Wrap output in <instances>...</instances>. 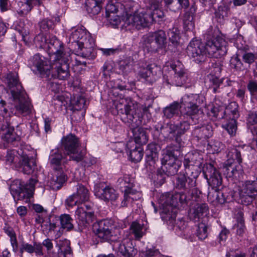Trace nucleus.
<instances>
[{
    "instance_id": "1",
    "label": "nucleus",
    "mask_w": 257,
    "mask_h": 257,
    "mask_svg": "<svg viewBox=\"0 0 257 257\" xmlns=\"http://www.w3.org/2000/svg\"><path fill=\"white\" fill-rule=\"evenodd\" d=\"M71 57L66 54L62 58H53V63L39 54L35 55L29 61V65L34 67L43 77L49 79L58 78L67 80L70 77L69 64Z\"/></svg>"
},
{
    "instance_id": "2",
    "label": "nucleus",
    "mask_w": 257,
    "mask_h": 257,
    "mask_svg": "<svg viewBox=\"0 0 257 257\" xmlns=\"http://www.w3.org/2000/svg\"><path fill=\"white\" fill-rule=\"evenodd\" d=\"M115 108L118 113L123 115V121L132 130L136 144L146 145L148 137L144 128L140 127L142 118L137 114V103L130 98H122L116 102Z\"/></svg>"
},
{
    "instance_id": "3",
    "label": "nucleus",
    "mask_w": 257,
    "mask_h": 257,
    "mask_svg": "<svg viewBox=\"0 0 257 257\" xmlns=\"http://www.w3.org/2000/svg\"><path fill=\"white\" fill-rule=\"evenodd\" d=\"M227 42L222 37L218 36L207 41L204 45L201 41L193 39L187 48V52L194 61L199 63L205 61L207 55L215 58L226 55Z\"/></svg>"
},
{
    "instance_id": "4",
    "label": "nucleus",
    "mask_w": 257,
    "mask_h": 257,
    "mask_svg": "<svg viewBox=\"0 0 257 257\" xmlns=\"http://www.w3.org/2000/svg\"><path fill=\"white\" fill-rule=\"evenodd\" d=\"M146 9H142L135 11L133 14H127L124 21L123 26L128 29L136 28L141 30L149 27L154 21L155 15L159 18H163L164 13L157 8L154 9L149 6V3L145 2Z\"/></svg>"
},
{
    "instance_id": "5",
    "label": "nucleus",
    "mask_w": 257,
    "mask_h": 257,
    "mask_svg": "<svg viewBox=\"0 0 257 257\" xmlns=\"http://www.w3.org/2000/svg\"><path fill=\"white\" fill-rule=\"evenodd\" d=\"M7 86L10 90L17 111L28 114L30 112V104L16 73H10L6 77Z\"/></svg>"
},
{
    "instance_id": "6",
    "label": "nucleus",
    "mask_w": 257,
    "mask_h": 257,
    "mask_svg": "<svg viewBox=\"0 0 257 257\" xmlns=\"http://www.w3.org/2000/svg\"><path fill=\"white\" fill-rule=\"evenodd\" d=\"M69 44L70 48L74 51L79 52V51H82V56L87 58L89 56L87 54H84V50L92 48L94 41L89 33H87L82 29H79L72 32L69 37Z\"/></svg>"
},
{
    "instance_id": "7",
    "label": "nucleus",
    "mask_w": 257,
    "mask_h": 257,
    "mask_svg": "<svg viewBox=\"0 0 257 257\" xmlns=\"http://www.w3.org/2000/svg\"><path fill=\"white\" fill-rule=\"evenodd\" d=\"M198 97L196 94H186L182 98L181 101L182 108L181 115L189 118L194 123H199L203 114L202 111L195 103Z\"/></svg>"
},
{
    "instance_id": "8",
    "label": "nucleus",
    "mask_w": 257,
    "mask_h": 257,
    "mask_svg": "<svg viewBox=\"0 0 257 257\" xmlns=\"http://www.w3.org/2000/svg\"><path fill=\"white\" fill-rule=\"evenodd\" d=\"M93 230L96 235L103 241H117L119 238L120 230L115 228L111 221L103 220L93 225Z\"/></svg>"
},
{
    "instance_id": "9",
    "label": "nucleus",
    "mask_w": 257,
    "mask_h": 257,
    "mask_svg": "<svg viewBox=\"0 0 257 257\" xmlns=\"http://www.w3.org/2000/svg\"><path fill=\"white\" fill-rule=\"evenodd\" d=\"M166 41L165 32L163 30H159L143 37V48L148 52L156 53L165 47Z\"/></svg>"
},
{
    "instance_id": "10",
    "label": "nucleus",
    "mask_w": 257,
    "mask_h": 257,
    "mask_svg": "<svg viewBox=\"0 0 257 257\" xmlns=\"http://www.w3.org/2000/svg\"><path fill=\"white\" fill-rule=\"evenodd\" d=\"M117 182L120 187L124 189V199L121 203L122 206H127L128 203L142 197L141 193L134 188V180L128 175H125L120 177Z\"/></svg>"
},
{
    "instance_id": "11",
    "label": "nucleus",
    "mask_w": 257,
    "mask_h": 257,
    "mask_svg": "<svg viewBox=\"0 0 257 257\" xmlns=\"http://www.w3.org/2000/svg\"><path fill=\"white\" fill-rule=\"evenodd\" d=\"M65 204L69 207H72L75 205L82 204L79 202V200L74 194L66 199ZM75 214L77 219H78L82 225L91 223L95 218L93 212L89 211L87 207L84 205H81V206H78Z\"/></svg>"
},
{
    "instance_id": "12",
    "label": "nucleus",
    "mask_w": 257,
    "mask_h": 257,
    "mask_svg": "<svg viewBox=\"0 0 257 257\" xmlns=\"http://www.w3.org/2000/svg\"><path fill=\"white\" fill-rule=\"evenodd\" d=\"M180 197V194H177L174 196H170L169 194L161 195L159 203L163 209L162 213L166 215V216H163L166 219L171 220L176 217L175 212L177 200Z\"/></svg>"
},
{
    "instance_id": "13",
    "label": "nucleus",
    "mask_w": 257,
    "mask_h": 257,
    "mask_svg": "<svg viewBox=\"0 0 257 257\" xmlns=\"http://www.w3.org/2000/svg\"><path fill=\"white\" fill-rule=\"evenodd\" d=\"M225 113L229 116L230 119L223 125V127L230 136H233L237 129L236 119L238 117L237 104L234 102L230 103L226 108Z\"/></svg>"
},
{
    "instance_id": "14",
    "label": "nucleus",
    "mask_w": 257,
    "mask_h": 257,
    "mask_svg": "<svg viewBox=\"0 0 257 257\" xmlns=\"http://www.w3.org/2000/svg\"><path fill=\"white\" fill-rule=\"evenodd\" d=\"M171 67L175 73L172 81L173 85L181 86L188 82V73L181 62L179 61H176L171 64Z\"/></svg>"
},
{
    "instance_id": "15",
    "label": "nucleus",
    "mask_w": 257,
    "mask_h": 257,
    "mask_svg": "<svg viewBox=\"0 0 257 257\" xmlns=\"http://www.w3.org/2000/svg\"><path fill=\"white\" fill-rule=\"evenodd\" d=\"M46 49L49 55L54 56L53 58H62L66 54H70L65 50L63 43L55 36L49 37Z\"/></svg>"
},
{
    "instance_id": "16",
    "label": "nucleus",
    "mask_w": 257,
    "mask_h": 257,
    "mask_svg": "<svg viewBox=\"0 0 257 257\" xmlns=\"http://www.w3.org/2000/svg\"><path fill=\"white\" fill-rule=\"evenodd\" d=\"M162 163L166 165V168L173 174L177 172L181 163L177 159L174 152H172L169 148L164 152L162 159Z\"/></svg>"
},
{
    "instance_id": "17",
    "label": "nucleus",
    "mask_w": 257,
    "mask_h": 257,
    "mask_svg": "<svg viewBox=\"0 0 257 257\" xmlns=\"http://www.w3.org/2000/svg\"><path fill=\"white\" fill-rule=\"evenodd\" d=\"M204 174L209 184L212 188H217L222 184V178L220 174L212 164H209L207 165Z\"/></svg>"
},
{
    "instance_id": "18",
    "label": "nucleus",
    "mask_w": 257,
    "mask_h": 257,
    "mask_svg": "<svg viewBox=\"0 0 257 257\" xmlns=\"http://www.w3.org/2000/svg\"><path fill=\"white\" fill-rule=\"evenodd\" d=\"M10 189L15 199L16 197L18 200L28 199L31 197L30 193L26 192L25 185L20 180H14L11 184Z\"/></svg>"
},
{
    "instance_id": "19",
    "label": "nucleus",
    "mask_w": 257,
    "mask_h": 257,
    "mask_svg": "<svg viewBox=\"0 0 257 257\" xmlns=\"http://www.w3.org/2000/svg\"><path fill=\"white\" fill-rule=\"evenodd\" d=\"M132 245L129 239H124L121 243L115 244L114 248H115L119 257H133L136 252Z\"/></svg>"
},
{
    "instance_id": "20",
    "label": "nucleus",
    "mask_w": 257,
    "mask_h": 257,
    "mask_svg": "<svg viewBox=\"0 0 257 257\" xmlns=\"http://www.w3.org/2000/svg\"><path fill=\"white\" fill-rule=\"evenodd\" d=\"M161 69L155 64L148 65L146 67H141L138 72V75L141 78L148 81H153L156 79L158 73H160Z\"/></svg>"
},
{
    "instance_id": "21",
    "label": "nucleus",
    "mask_w": 257,
    "mask_h": 257,
    "mask_svg": "<svg viewBox=\"0 0 257 257\" xmlns=\"http://www.w3.org/2000/svg\"><path fill=\"white\" fill-rule=\"evenodd\" d=\"M94 193L97 197L105 201H114L118 197L116 191L110 187H106L104 188L96 187Z\"/></svg>"
},
{
    "instance_id": "22",
    "label": "nucleus",
    "mask_w": 257,
    "mask_h": 257,
    "mask_svg": "<svg viewBox=\"0 0 257 257\" xmlns=\"http://www.w3.org/2000/svg\"><path fill=\"white\" fill-rule=\"evenodd\" d=\"M65 153L70 157V158L77 162L82 161L84 158L86 151L81 149L79 146H64Z\"/></svg>"
},
{
    "instance_id": "23",
    "label": "nucleus",
    "mask_w": 257,
    "mask_h": 257,
    "mask_svg": "<svg viewBox=\"0 0 257 257\" xmlns=\"http://www.w3.org/2000/svg\"><path fill=\"white\" fill-rule=\"evenodd\" d=\"M44 0H16L20 13L27 14L30 12L34 6H40Z\"/></svg>"
},
{
    "instance_id": "24",
    "label": "nucleus",
    "mask_w": 257,
    "mask_h": 257,
    "mask_svg": "<svg viewBox=\"0 0 257 257\" xmlns=\"http://www.w3.org/2000/svg\"><path fill=\"white\" fill-rule=\"evenodd\" d=\"M26 153V149H21L19 151L15 150L8 151L7 155L6 157V163L9 165L14 164L16 167L20 165V162L22 160V153Z\"/></svg>"
},
{
    "instance_id": "25",
    "label": "nucleus",
    "mask_w": 257,
    "mask_h": 257,
    "mask_svg": "<svg viewBox=\"0 0 257 257\" xmlns=\"http://www.w3.org/2000/svg\"><path fill=\"white\" fill-rule=\"evenodd\" d=\"M66 180L67 177L65 173L62 170H57L50 181V186L53 190L59 189Z\"/></svg>"
},
{
    "instance_id": "26",
    "label": "nucleus",
    "mask_w": 257,
    "mask_h": 257,
    "mask_svg": "<svg viewBox=\"0 0 257 257\" xmlns=\"http://www.w3.org/2000/svg\"><path fill=\"white\" fill-rule=\"evenodd\" d=\"M59 247L58 255L59 257H73L72 251L70 246V241L65 239L64 240H59L57 244Z\"/></svg>"
},
{
    "instance_id": "27",
    "label": "nucleus",
    "mask_w": 257,
    "mask_h": 257,
    "mask_svg": "<svg viewBox=\"0 0 257 257\" xmlns=\"http://www.w3.org/2000/svg\"><path fill=\"white\" fill-rule=\"evenodd\" d=\"M196 9L191 7L190 9L185 12L183 18V26L186 31L193 30L194 28V16Z\"/></svg>"
},
{
    "instance_id": "28",
    "label": "nucleus",
    "mask_w": 257,
    "mask_h": 257,
    "mask_svg": "<svg viewBox=\"0 0 257 257\" xmlns=\"http://www.w3.org/2000/svg\"><path fill=\"white\" fill-rule=\"evenodd\" d=\"M28 155L29 154L27 153L25 154L23 152L22 153V160L20 162V165L17 167L22 168L23 173L26 174H31L33 172V167L35 166V162L29 159Z\"/></svg>"
},
{
    "instance_id": "29",
    "label": "nucleus",
    "mask_w": 257,
    "mask_h": 257,
    "mask_svg": "<svg viewBox=\"0 0 257 257\" xmlns=\"http://www.w3.org/2000/svg\"><path fill=\"white\" fill-rule=\"evenodd\" d=\"M208 200L214 205H217L227 202V198L223 192L215 190L208 193Z\"/></svg>"
},
{
    "instance_id": "30",
    "label": "nucleus",
    "mask_w": 257,
    "mask_h": 257,
    "mask_svg": "<svg viewBox=\"0 0 257 257\" xmlns=\"http://www.w3.org/2000/svg\"><path fill=\"white\" fill-rule=\"evenodd\" d=\"M243 196L253 198L257 196V181H246L241 190Z\"/></svg>"
},
{
    "instance_id": "31",
    "label": "nucleus",
    "mask_w": 257,
    "mask_h": 257,
    "mask_svg": "<svg viewBox=\"0 0 257 257\" xmlns=\"http://www.w3.org/2000/svg\"><path fill=\"white\" fill-rule=\"evenodd\" d=\"M104 0H86L85 5L87 12L92 15H97L100 12L102 3Z\"/></svg>"
},
{
    "instance_id": "32",
    "label": "nucleus",
    "mask_w": 257,
    "mask_h": 257,
    "mask_svg": "<svg viewBox=\"0 0 257 257\" xmlns=\"http://www.w3.org/2000/svg\"><path fill=\"white\" fill-rule=\"evenodd\" d=\"M143 149L142 146H131L129 152V158L134 163L141 161L144 155Z\"/></svg>"
},
{
    "instance_id": "33",
    "label": "nucleus",
    "mask_w": 257,
    "mask_h": 257,
    "mask_svg": "<svg viewBox=\"0 0 257 257\" xmlns=\"http://www.w3.org/2000/svg\"><path fill=\"white\" fill-rule=\"evenodd\" d=\"M24 251L32 253L35 252L38 256L43 255L42 246L41 244H34V245L28 243H23L20 247V252L22 253Z\"/></svg>"
},
{
    "instance_id": "34",
    "label": "nucleus",
    "mask_w": 257,
    "mask_h": 257,
    "mask_svg": "<svg viewBox=\"0 0 257 257\" xmlns=\"http://www.w3.org/2000/svg\"><path fill=\"white\" fill-rule=\"evenodd\" d=\"M147 228L144 224H141L137 222H133L131 226L130 230L137 239H140L145 234Z\"/></svg>"
},
{
    "instance_id": "35",
    "label": "nucleus",
    "mask_w": 257,
    "mask_h": 257,
    "mask_svg": "<svg viewBox=\"0 0 257 257\" xmlns=\"http://www.w3.org/2000/svg\"><path fill=\"white\" fill-rule=\"evenodd\" d=\"M181 107L179 103L175 101L164 109V115L167 118H171L178 114L179 109Z\"/></svg>"
},
{
    "instance_id": "36",
    "label": "nucleus",
    "mask_w": 257,
    "mask_h": 257,
    "mask_svg": "<svg viewBox=\"0 0 257 257\" xmlns=\"http://www.w3.org/2000/svg\"><path fill=\"white\" fill-rule=\"evenodd\" d=\"M76 192L74 193L79 202L82 204L88 200L89 193L88 190L83 185L78 184L76 187Z\"/></svg>"
},
{
    "instance_id": "37",
    "label": "nucleus",
    "mask_w": 257,
    "mask_h": 257,
    "mask_svg": "<svg viewBox=\"0 0 257 257\" xmlns=\"http://www.w3.org/2000/svg\"><path fill=\"white\" fill-rule=\"evenodd\" d=\"M212 132V127L209 124H207L206 125H203L200 128H196L194 131L193 134L194 135H199L200 136L201 138H208L209 136L211 135ZM194 139L198 140L199 137L196 136L194 137Z\"/></svg>"
},
{
    "instance_id": "38",
    "label": "nucleus",
    "mask_w": 257,
    "mask_h": 257,
    "mask_svg": "<svg viewBox=\"0 0 257 257\" xmlns=\"http://www.w3.org/2000/svg\"><path fill=\"white\" fill-rule=\"evenodd\" d=\"M146 154L147 163L151 166H154L158 154V149L156 146H147Z\"/></svg>"
},
{
    "instance_id": "39",
    "label": "nucleus",
    "mask_w": 257,
    "mask_h": 257,
    "mask_svg": "<svg viewBox=\"0 0 257 257\" xmlns=\"http://www.w3.org/2000/svg\"><path fill=\"white\" fill-rule=\"evenodd\" d=\"M230 15L229 7L226 5H221L218 7L217 10L215 12V17L219 23H222L224 20Z\"/></svg>"
},
{
    "instance_id": "40",
    "label": "nucleus",
    "mask_w": 257,
    "mask_h": 257,
    "mask_svg": "<svg viewBox=\"0 0 257 257\" xmlns=\"http://www.w3.org/2000/svg\"><path fill=\"white\" fill-rule=\"evenodd\" d=\"M134 61L132 58L129 57L119 62V68L122 72L127 74L133 69Z\"/></svg>"
},
{
    "instance_id": "41",
    "label": "nucleus",
    "mask_w": 257,
    "mask_h": 257,
    "mask_svg": "<svg viewBox=\"0 0 257 257\" xmlns=\"http://www.w3.org/2000/svg\"><path fill=\"white\" fill-rule=\"evenodd\" d=\"M195 124L192 123L191 120H190L189 118H187L181 115L180 116V122L178 124V133L184 134L189 128L190 125Z\"/></svg>"
},
{
    "instance_id": "42",
    "label": "nucleus",
    "mask_w": 257,
    "mask_h": 257,
    "mask_svg": "<svg viewBox=\"0 0 257 257\" xmlns=\"http://www.w3.org/2000/svg\"><path fill=\"white\" fill-rule=\"evenodd\" d=\"M50 160L51 165L56 171L62 169L61 163L63 161V157L61 154L54 153V154L51 155Z\"/></svg>"
},
{
    "instance_id": "43",
    "label": "nucleus",
    "mask_w": 257,
    "mask_h": 257,
    "mask_svg": "<svg viewBox=\"0 0 257 257\" xmlns=\"http://www.w3.org/2000/svg\"><path fill=\"white\" fill-rule=\"evenodd\" d=\"M208 211V207L206 204L196 205L192 210V214L194 218H200L206 214Z\"/></svg>"
},
{
    "instance_id": "44",
    "label": "nucleus",
    "mask_w": 257,
    "mask_h": 257,
    "mask_svg": "<svg viewBox=\"0 0 257 257\" xmlns=\"http://www.w3.org/2000/svg\"><path fill=\"white\" fill-rule=\"evenodd\" d=\"M208 225L205 222H200L197 226L196 235L200 240L205 239L208 236Z\"/></svg>"
},
{
    "instance_id": "45",
    "label": "nucleus",
    "mask_w": 257,
    "mask_h": 257,
    "mask_svg": "<svg viewBox=\"0 0 257 257\" xmlns=\"http://www.w3.org/2000/svg\"><path fill=\"white\" fill-rule=\"evenodd\" d=\"M62 228L67 230L72 229L73 227L72 221V219L68 214L61 215L59 217Z\"/></svg>"
},
{
    "instance_id": "46",
    "label": "nucleus",
    "mask_w": 257,
    "mask_h": 257,
    "mask_svg": "<svg viewBox=\"0 0 257 257\" xmlns=\"http://www.w3.org/2000/svg\"><path fill=\"white\" fill-rule=\"evenodd\" d=\"M230 65L232 68L235 69L237 71H243L245 69V67L238 57V54L231 57L230 60Z\"/></svg>"
},
{
    "instance_id": "47",
    "label": "nucleus",
    "mask_w": 257,
    "mask_h": 257,
    "mask_svg": "<svg viewBox=\"0 0 257 257\" xmlns=\"http://www.w3.org/2000/svg\"><path fill=\"white\" fill-rule=\"evenodd\" d=\"M8 114L10 116L11 115L15 114L18 115L21 114L20 113H18L15 107V108L10 109V112L8 108V106L6 103V102L5 100H0V114L2 115H7ZM25 114H27L26 113H24Z\"/></svg>"
},
{
    "instance_id": "48",
    "label": "nucleus",
    "mask_w": 257,
    "mask_h": 257,
    "mask_svg": "<svg viewBox=\"0 0 257 257\" xmlns=\"http://www.w3.org/2000/svg\"><path fill=\"white\" fill-rule=\"evenodd\" d=\"M239 217L237 219V223L235 224L234 228L236 229V233L239 235H242L245 232V226L244 224V220L242 217V213L239 212L238 213Z\"/></svg>"
},
{
    "instance_id": "49",
    "label": "nucleus",
    "mask_w": 257,
    "mask_h": 257,
    "mask_svg": "<svg viewBox=\"0 0 257 257\" xmlns=\"http://www.w3.org/2000/svg\"><path fill=\"white\" fill-rule=\"evenodd\" d=\"M179 30L177 28H173L168 33L169 41L174 45L178 44L180 39Z\"/></svg>"
},
{
    "instance_id": "50",
    "label": "nucleus",
    "mask_w": 257,
    "mask_h": 257,
    "mask_svg": "<svg viewBox=\"0 0 257 257\" xmlns=\"http://www.w3.org/2000/svg\"><path fill=\"white\" fill-rule=\"evenodd\" d=\"M61 141L62 145H77L79 143V139L74 135L70 134L64 137Z\"/></svg>"
},
{
    "instance_id": "51",
    "label": "nucleus",
    "mask_w": 257,
    "mask_h": 257,
    "mask_svg": "<svg viewBox=\"0 0 257 257\" xmlns=\"http://www.w3.org/2000/svg\"><path fill=\"white\" fill-rule=\"evenodd\" d=\"M189 5L188 0H176L175 6H171L170 10L175 12L182 8H187Z\"/></svg>"
},
{
    "instance_id": "52",
    "label": "nucleus",
    "mask_w": 257,
    "mask_h": 257,
    "mask_svg": "<svg viewBox=\"0 0 257 257\" xmlns=\"http://www.w3.org/2000/svg\"><path fill=\"white\" fill-rule=\"evenodd\" d=\"M247 88L250 95L257 99V80H249L247 84Z\"/></svg>"
},
{
    "instance_id": "53",
    "label": "nucleus",
    "mask_w": 257,
    "mask_h": 257,
    "mask_svg": "<svg viewBox=\"0 0 257 257\" xmlns=\"http://www.w3.org/2000/svg\"><path fill=\"white\" fill-rule=\"evenodd\" d=\"M13 131H14V127L7 121L3 123L0 130V133L2 134V137L9 135V134L13 133Z\"/></svg>"
},
{
    "instance_id": "54",
    "label": "nucleus",
    "mask_w": 257,
    "mask_h": 257,
    "mask_svg": "<svg viewBox=\"0 0 257 257\" xmlns=\"http://www.w3.org/2000/svg\"><path fill=\"white\" fill-rule=\"evenodd\" d=\"M243 61L249 66L254 63L256 59L255 55L251 52H244L242 55Z\"/></svg>"
},
{
    "instance_id": "55",
    "label": "nucleus",
    "mask_w": 257,
    "mask_h": 257,
    "mask_svg": "<svg viewBox=\"0 0 257 257\" xmlns=\"http://www.w3.org/2000/svg\"><path fill=\"white\" fill-rule=\"evenodd\" d=\"M53 25V22L48 19H44L39 23L40 28L41 31H47L51 29Z\"/></svg>"
},
{
    "instance_id": "56",
    "label": "nucleus",
    "mask_w": 257,
    "mask_h": 257,
    "mask_svg": "<svg viewBox=\"0 0 257 257\" xmlns=\"http://www.w3.org/2000/svg\"><path fill=\"white\" fill-rule=\"evenodd\" d=\"M210 82L211 83V88L213 89V91L216 93L217 91V89L220 86V84L222 83V81L218 78V77L212 75L210 77Z\"/></svg>"
},
{
    "instance_id": "57",
    "label": "nucleus",
    "mask_w": 257,
    "mask_h": 257,
    "mask_svg": "<svg viewBox=\"0 0 257 257\" xmlns=\"http://www.w3.org/2000/svg\"><path fill=\"white\" fill-rule=\"evenodd\" d=\"M49 39H47L43 34H39L35 38V41L39 44L40 47L46 48Z\"/></svg>"
},
{
    "instance_id": "58",
    "label": "nucleus",
    "mask_w": 257,
    "mask_h": 257,
    "mask_svg": "<svg viewBox=\"0 0 257 257\" xmlns=\"http://www.w3.org/2000/svg\"><path fill=\"white\" fill-rule=\"evenodd\" d=\"M118 11V6L111 3L107 4L105 7L106 16L116 14Z\"/></svg>"
},
{
    "instance_id": "59",
    "label": "nucleus",
    "mask_w": 257,
    "mask_h": 257,
    "mask_svg": "<svg viewBox=\"0 0 257 257\" xmlns=\"http://www.w3.org/2000/svg\"><path fill=\"white\" fill-rule=\"evenodd\" d=\"M225 110L224 111L220 110L217 107H213L210 111V113L212 114L213 116L215 118H222L223 117V114H227V113H225Z\"/></svg>"
},
{
    "instance_id": "60",
    "label": "nucleus",
    "mask_w": 257,
    "mask_h": 257,
    "mask_svg": "<svg viewBox=\"0 0 257 257\" xmlns=\"http://www.w3.org/2000/svg\"><path fill=\"white\" fill-rule=\"evenodd\" d=\"M2 139L7 143H12L17 139H19V137L16 135L14 131H13V133H10L9 135L2 137Z\"/></svg>"
},
{
    "instance_id": "61",
    "label": "nucleus",
    "mask_w": 257,
    "mask_h": 257,
    "mask_svg": "<svg viewBox=\"0 0 257 257\" xmlns=\"http://www.w3.org/2000/svg\"><path fill=\"white\" fill-rule=\"evenodd\" d=\"M5 232L10 237L12 245H17V238L13 229L11 227H8L5 229Z\"/></svg>"
},
{
    "instance_id": "62",
    "label": "nucleus",
    "mask_w": 257,
    "mask_h": 257,
    "mask_svg": "<svg viewBox=\"0 0 257 257\" xmlns=\"http://www.w3.org/2000/svg\"><path fill=\"white\" fill-rule=\"evenodd\" d=\"M192 164L191 165L200 167L202 164V158L198 154H191Z\"/></svg>"
},
{
    "instance_id": "63",
    "label": "nucleus",
    "mask_w": 257,
    "mask_h": 257,
    "mask_svg": "<svg viewBox=\"0 0 257 257\" xmlns=\"http://www.w3.org/2000/svg\"><path fill=\"white\" fill-rule=\"evenodd\" d=\"M106 17L109 23L113 26H117L120 23V18L115 14L106 16Z\"/></svg>"
},
{
    "instance_id": "64",
    "label": "nucleus",
    "mask_w": 257,
    "mask_h": 257,
    "mask_svg": "<svg viewBox=\"0 0 257 257\" xmlns=\"http://www.w3.org/2000/svg\"><path fill=\"white\" fill-rule=\"evenodd\" d=\"M37 180L35 179H31L29 180V184L25 185V189L26 192H28L32 196V191L34 190V186L36 184Z\"/></svg>"
}]
</instances>
